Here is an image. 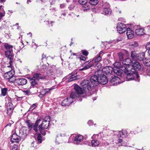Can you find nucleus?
<instances>
[{
	"label": "nucleus",
	"mask_w": 150,
	"mask_h": 150,
	"mask_svg": "<svg viewBox=\"0 0 150 150\" xmlns=\"http://www.w3.org/2000/svg\"><path fill=\"white\" fill-rule=\"evenodd\" d=\"M141 68V65L139 62L136 60L134 62L132 61V67L127 69V78L129 79H133L132 77L129 78L130 76H131L132 75L134 77H136V79H137L138 81H139V76L137 74V70H140Z\"/></svg>",
	"instance_id": "obj_1"
},
{
	"label": "nucleus",
	"mask_w": 150,
	"mask_h": 150,
	"mask_svg": "<svg viewBox=\"0 0 150 150\" xmlns=\"http://www.w3.org/2000/svg\"><path fill=\"white\" fill-rule=\"evenodd\" d=\"M4 46L5 49L4 51L5 55L7 58V59L9 60V66H8V67H11L12 63L13 62V61L14 57V54L13 52V45H9L8 43H5L4 44Z\"/></svg>",
	"instance_id": "obj_2"
},
{
	"label": "nucleus",
	"mask_w": 150,
	"mask_h": 150,
	"mask_svg": "<svg viewBox=\"0 0 150 150\" xmlns=\"http://www.w3.org/2000/svg\"><path fill=\"white\" fill-rule=\"evenodd\" d=\"M127 136V133L126 131H119L116 132L115 134L113 137V142L116 144L121 143V146H125V144L123 143L122 139L120 138L125 137Z\"/></svg>",
	"instance_id": "obj_3"
},
{
	"label": "nucleus",
	"mask_w": 150,
	"mask_h": 150,
	"mask_svg": "<svg viewBox=\"0 0 150 150\" xmlns=\"http://www.w3.org/2000/svg\"><path fill=\"white\" fill-rule=\"evenodd\" d=\"M81 84L82 89L85 93L88 92L93 94L94 92L97 91V88H94L88 80H84L81 83Z\"/></svg>",
	"instance_id": "obj_4"
},
{
	"label": "nucleus",
	"mask_w": 150,
	"mask_h": 150,
	"mask_svg": "<svg viewBox=\"0 0 150 150\" xmlns=\"http://www.w3.org/2000/svg\"><path fill=\"white\" fill-rule=\"evenodd\" d=\"M15 99H12L9 97H7L6 98V100L7 103L6 113L7 116L9 117H11L12 115L15 107L12 103V102Z\"/></svg>",
	"instance_id": "obj_5"
},
{
	"label": "nucleus",
	"mask_w": 150,
	"mask_h": 150,
	"mask_svg": "<svg viewBox=\"0 0 150 150\" xmlns=\"http://www.w3.org/2000/svg\"><path fill=\"white\" fill-rule=\"evenodd\" d=\"M103 53V52L102 51H101L100 52L99 54L97 55L94 59H93L91 60H89L88 61L85 62V64H89L91 62H92L93 64L94 65V67L97 68V69L99 70L102 67L101 64L99 63L101 59V54Z\"/></svg>",
	"instance_id": "obj_6"
},
{
	"label": "nucleus",
	"mask_w": 150,
	"mask_h": 150,
	"mask_svg": "<svg viewBox=\"0 0 150 150\" xmlns=\"http://www.w3.org/2000/svg\"><path fill=\"white\" fill-rule=\"evenodd\" d=\"M114 67L113 72L118 76H121L124 72L127 74V69L123 66L121 65V63L119 62H116L114 64Z\"/></svg>",
	"instance_id": "obj_7"
},
{
	"label": "nucleus",
	"mask_w": 150,
	"mask_h": 150,
	"mask_svg": "<svg viewBox=\"0 0 150 150\" xmlns=\"http://www.w3.org/2000/svg\"><path fill=\"white\" fill-rule=\"evenodd\" d=\"M101 73V71L98 70L95 72L94 75L91 76L90 79L91 83V85L94 88H97V86L99 83V76H98L100 75Z\"/></svg>",
	"instance_id": "obj_8"
},
{
	"label": "nucleus",
	"mask_w": 150,
	"mask_h": 150,
	"mask_svg": "<svg viewBox=\"0 0 150 150\" xmlns=\"http://www.w3.org/2000/svg\"><path fill=\"white\" fill-rule=\"evenodd\" d=\"M130 56L133 60L143 61L145 57V53L144 52L137 53L135 51L131 52Z\"/></svg>",
	"instance_id": "obj_9"
},
{
	"label": "nucleus",
	"mask_w": 150,
	"mask_h": 150,
	"mask_svg": "<svg viewBox=\"0 0 150 150\" xmlns=\"http://www.w3.org/2000/svg\"><path fill=\"white\" fill-rule=\"evenodd\" d=\"M76 93L73 91L70 94V97L64 99L61 103L62 106L69 105L73 102V99L76 98Z\"/></svg>",
	"instance_id": "obj_10"
},
{
	"label": "nucleus",
	"mask_w": 150,
	"mask_h": 150,
	"mask_svg": "<svg viewBox=\"0 0 150 150\" xmlns=\"http://www.w3.org/2000/svg\"><path fill=\"white\" fill-rule=\"evenodd\" d=\"M83 137L81 135H79L75 136L74 135H71L68 142H71L72 141H74L75 144H79L81 142L83 141ZM64 142H67L65 141H64Z\"/></svg>",
	"instance_id": "obj_11"
},
{
	"label": "nucleus",
	"mask_w": 150,
	"mask_h": 150,
	"mask_svg": "<svg viewBox=\"0 0 150 150\" xmlns=\"http://www.w3.org/2000/svg\"><path fill=\"white\" fill-rule=\"evenodd\" d=\"M14 71L11 70L4 74L3 76L5 79L8 80L9 82H14L15 79V78L14 76Z\"/></svg>",
	"instance_id": "obj_12"
},
{
	"label": "nucleus",
	"mask_w": 150,
	"mask_h": 150,
	"mask_svg": "<svg viewBox=\"0 0 150 150\" xmlns=\"http://www.w3.org/2000/svg\"><path fill=\"white\" fill-rule=\"evenodd\" d=\"M82 88H81L77 84H75L74 86V89L76 91L75 92L76 93V98H77V100L80 101L82 100V98L80 97V95L83 93V90H82Z\"/></svg>",
	"instance_id": "obj_13"
},
{
	"label": "nucleus",
	"mask_w": 150,
	"mask_h": 150,
	"mask_svg": "<svg viewBox=\"0 0 150 150\" xmlns=\"http://www.w3.org/2000/svg\"><path fill=\"white\" fill-rule=\"evenodd\" d=\"M66 137L68 139L69 137V136H67L65 133L64 132H61L60 134H57L56 137L55 142L56 144H59L60 143H62L63 141L61 140V137Z\"/></svg>",
	"instance_id": "obj_14"
},
{
	"label": "nucleus",
	"mask_w": 150,
	"mask_h": 150,
	"mask_svg": "<svg viewBox=\"0 0 150 150\" xmlns=\"http://www.w3.org/2000/svg\"><path fill=\"white\" fill-rule=\"evenodd\" d=\"M117 31L120 33H124L127 29L126 25L122 23L117 24Z\"/></svg>",
	"instance_id": "obj_15"
},
{
	"label": "nucleus",
	"mask_w": 150,
	"mask_h": 150,
	"mask_svg": "<svg viewBox=\"0 0 150 150\" xmlns=\"http://www.w3.org/2000/svg\"><path fill=\"white\" fill-rule=\"evenodd\" d=\"M103 6L104 8L102 13L105 15H110L111 14V10L109 8L110 5L107 3H105L103 5Z\"/></svg>",
	"instance_id": "obj_16"
},
{
	"label": "nucleus",
	"mask_w": 150,
	"mask_h": 150,
	"mask_svg": "<svg viewBox=\"0 0 150 150\" xmlns=\"http://www.w3.org/2000/svg\"><path fill=\"white\" fill-rule=\"evenodd\" d=\"M14 82L18 86H23L27 83V81L24 78H18L15 79Z\"/></svg>",
	"instance_id": "obj_17"
},
{
	"label": "nucleus",
	"mask_w": 150,
	"mask_h": 150,
	"mask_svg": "<svg viewBox=\"0 0 150 150\" xmlns=\"http://www.w3.org/2000/svg\"><path fill=\"white\" fill-rule=\"evenodd\" d=\"M99 76V83L103 85L106 84L108 82L106 77L104 75L103 73L101 71L100 75L98 76Z\"/></svg>",
	"instance_id": "obj_18"
},
{
	"label": "nucleus",
	"mask_w": 150,
	"mask_h": 150,
	"mask_svg": "<svg viewBox=\"0 0 150 150\" xmlns=\"http://www.w3.org/2000/svg\"><path fill=\"white\" fill-rule=\"evenodd\" d=\"M21 137L19 134L18 135L15 132L12 135L11 138V141L12 143H18L21 140Z\"/></svg>",
	"instance_id": "obj_19"
},
{
	"label": "nucleus",
	"mask_w": 150,
	"mask_h": 150,
	"mask_svg": "<svg viewBox=\"0 0 150 150\" xmlns=\"http://www.w3.org/2000/svg\"><path fill=\"white\" fill-rule=\"evenodd\" d=\"M110 81L112 83V84L113 85H117L121 82L120 78L114 76L111 77Z\"/></svg>",
	"instance_id": "obj_20"
},
{
	"label": "nucleus",
	"mask_w": 150,
	"mask_h": 150,
	"mask_svg": "<svg viewBox=\"0 0 150 150\" xmlns=\"http://www.w3.org/2000/svg\"><path fill=\"white\" fill-rule=\"evenodd\" d=\"M131 59L129 58H127L124 59L122 62V64L123 65V67H125L126 69H127L130 68L129 64L132 63Z\"/></svg>",
	"instance_id": "obj_21"
},
{
	"label": "nucleus",
	"mask_w": 150,
	"mask_h": 150,
	"mask_svg": "<svg viewBox=\"0 0 150 150\" xmlns=\"http://www.w3.org/2000/svg\"><path fill=\"white\" fill-rule=\"evenodd\" d=\"M28 131L25 127H23L19 130V134L21 137H23L27 136Z\"/></svg>",
	"instance_id": "obj_22"
},
{
	"label": "nucleus",
	"mask_w": 150,
	"mask_h": 150,
	"mask_svg": "<svg viewBox=\"0 0 150 150\" xmlns=\"http://www.w3.org/2000/svg\"><path fill=\"white\" fill-rule=\"evenodd\" d=\"M46 125H45L43 122L38 127L40 133L43 135H45L46 134V131L45 129H47Z\"/></svg>",
	"instance_id": "obj_23"
},
{
	"label": "nucleus",
	"mask_w": 150,
	"mask_h": 150,
	"mask_svg": "<svg viewBox=\"0 0 150 150\" xmlns=\"http://www.w3.org/2000/svg\"><path fill=\"white\" fill-rule=\"evenodd\" d=\"M124 52H120L118 53V56L119 59V60L120 61H122L124 58V53L126 54V55H129V53L128 51L126 50H124Z\"/></svg>",
	"instance_id": "obj_24"
},
{
	"label": "nucleus",
	"mask_w": 150,
	"mask_h": 150,
	"mask_svg": "<svg viewBox=\"0 0 150 150\" xmlns=\"http://www.w3.org/2000/svg\"><path fill=\"white\" fill-rule=\"evenodd\" d=\"M113 70V69L111 67H106L103 68V71L105 74L107 75L111 74L112 72V70Z\"/></svg>",
	"instance_id": "obj_25"
},
{
	"label": "nucleus",
	"mask_w": 150,
	"mask_h": 150,
	"mask_svg": "<svg viewBox=\"0 0 150 150\" xmlns=\"http://www.w3.org/2000/svg\"><path fill=\"white\" fill-rule=\"evenodd\" d=\"M126 34L127 38L129 39H131L134 37V32L130 28H128L127 30Z\"/></svg>",
	"instance_id": "obj_26"
},
{
	"label": "nucleus",
	"mask_w": 150,
	"mask_h": 150,
	"mask_svg": "<svg viewBox=\"0 0 150 150\" xmlns=\"http://www.w3.org/2000/svg\"><path fill=\"white\" fill-rule=\"evenodd\" d=\"M33 78L36 80H39L44 79V77L40 73H35L33 75Z\"/></svg>",
	"instance_id": "obj_27"
},
{
	"label": "nucleus",
	"mask_w": 150,
	"mask_h": 150,
	"mask_svg": "<svg viewBox=\"0 0 150 150\" xmlns=\"http://www.w3.org/2000/svg\"><path fill=\"white\" fill-rule=\"evenodd\" d=\"M135 33L137 35H142L145 34L144 30L143 28H139L135 30Z\"/></svg>",
	"instance_id": "obj_28"
},
{
	"label": "nucleus",
	"mask_w": 150,
	"mask_h": 150,
	"mask_svg": "<svg viewBox=\"0 0 150 150\" xmlns=\"http://www.w3.org/2000/svg\"><path fill=\"white\" fill-rule=\"evenodd\" d=\"M30 79V81L31 84L30 87L38 85L37 80L33 78H28Z\"/></svg>",
	"instance_id": "obj_29"
},
{
	"label": "nucleus",
	"mask_w": 150,
	"mask_h": 150,
	"mask_svg": "<svg viewBox=\"0 0 150 150\" xmlns=\"http://www.w3.org/2000/svg\"><path fill=\"white\" fill-rule=\"evenodd\" d=\"M76 74H70L69 75V77L70 78L68 80V82H70L71 81L76 80L77 79V78L76 77Z\"/></svg>",
	"instance_id": "obj_30"
},
{
	"label": "nucleus",
	"mask_w": 150,
	"mask_h": 150,
	"mask_svg": "<svg viewBox=\"0 0 150 150\" xmlns=\"http://www.w3.org/2000/svg\"><path fill=\"white\" fill-rule=\"evenodd\" d=\"M91 146L93 147L98 146L100 144L99 142L96 139L92 140L91 143Z\"/></svg>",
	"instance_id": "obj_31"
},
{
	"label": "nucleus",
	"mask_w": 150,
	"mask_h": 150,
	"mask_svg": "<svg viewBox=\"0 0 150 150\" xmlns=\"http://www.w3.org/2000/svg\"><path fill=\"white\" fill-rule=\"evenodd\" d=\"M143 61L144 65L146 66H150V58H145Z\"/></svg>",
	"instance_id": "obj_32"
},
{
	"label": "nucleus",
	"mask_w": 150,
	"mask_h": 150,
	"mask_svg": "<svg viewBox=\"0 0 150 150\" xmlns=\"http://www.w3.org/2000/svg\"><path fill=\"white\" fill-rule=\"evenodd\" d=\"M85 64V63L84 64L87 65H86L84 68L80 69V70H84L87 69H88L90 68L91 67H92L93 66H94V64H93V63H91L89 64Z\"/></svg>",
	"instance_id": "obj_33"
},
{
	"label": "nucleus",
	"mask_w": 150,
	"mask_h": 150,
	"mask_svg": "<svg viewBox=\"0 0 150 150\" xmlns=\"http://www.w3.org/2000/svg\"><path fill=\"white\" fill-rule=\"evenodd\" d=\"M83 5L82 9L83 10V11H87L90 9V6L88 3Z\"/></svg>",
	"instance_id": "obj_34"
},
{
	"label": "nucleus",
	"mask_w": 150,
	"mask_h": 150,
	"mask_svg": "<svg viewBox=\"0 0 150 150\" xmlns=\"http://www.w3.org/2000/svg\"><path fill=\"white\" fill-rule=\"evenodd\" d=\"M26 122L27 124V126L28 127V128L30 130H31L33 128V124L30 122V121L29 120H28L26 121Z\"/></svg>",
	"instance_id": "obj_35"
},
{
	"label": "nucleus",
	"mask_w": 150,
	"mask_h": 150,
	"mask_svg": "<svg viewBox=\"0 0 150 150\" xmlns=\"http://www.w3.org/2000/svg\"><path fill=\"white\" fill-rule=\"evenodd\" d=\"M7 90L8 89L6 88H2L1 90V95L0 94V96H1V95H2L3 96H6L7 93Z\"/></svg>",
	"instance_id": "obj_36"
},
{
	"label": "nucleus",
	"mask_w": 150,
	"mask_h": 150,
	"mask_svg": "<svg viewBox=\"0 0 150 150\" xmlns=\"http://www.w3.org/2000/svg\"><path fill=\"white\" fill-rule=\"evenodd\" d=\"M5 12L4 9L3 8L2 10L1 9L0 11V20L5 16Z\"/></svg>",
	"instance_id": "obj_37"
},
{
	"label": "nucleus",
	"mask_w": 150,
	"mask_h": 150,
	"mask_svg": "<svg viewBox=\"0 0 150 150\" xmlns=\"http://www.w3.org/2000/svg\"><path fill=\"white\" fill-rule=\"evenodd\" d=\"M42 136L40 134H38L37 140V142L39 144L42 143Z\"/></svg>",
	"instance_id": "obj_38"
},
{
	"label": "nucleus",
	"mask_w": 150,
	"mask_h": 150,
	"mask_svg": "<svg viewBox=\"0 0 150 150\" xmlns=\"http://www.w3.org/2000/svg\"><path fill=\"white\" fill-rule=\"evenodd\" d=\"M38 106L36 103L33 104L30 107L28 111H31L34 110Z\"/></svg>",
	"instance_id": "obj_39"
},
{
	"label": "nucleus",
	"mask_w": 150,
	"mask_h": 150,
	"mask_svg": "<svg viewBox=\"0 0 150 150\" xmlns=\"http://www.w3.org/2000/svg\"><path fill=\"white\" fill-rule=\"evenodd\" d=\"M146 49L148 50V52L149 55H150V42L147 43L146 46Z\"/></svg>",
	"instance_id": "obj_40"
},
{
	"label": "nucleus",
	"mask_w": 150,
	"mask_h": 150,
	"mask_svg": "<svg viewBox=\"0 0 150 150\" xmlns=\"http://www.w3.org/2000/svg\"><path fill=\"white\" fill-rule=\"evenodd\" d=\"M79 3L81 5H83L87 3V0H79Z\"/></svg>",
	"instance_id": "obj_41"
},
{
	"label": "nucleus",
	"mask_w": 150,
	"mask_h": 150,
	"mask_svg": "<svg viewBox=\"0 0 150 150\" xmlns=\"http://www.w3.org/2000/svg\"><path fill=\"white\" fill-rule=\"evenodd\" d=\"M104 134L102 133H100L98 134V138H103Z\"/></svg>",
	"instance_id": "obj_42"
},
{
	"label": "nucleus",
	"mask_w": 150,
	"mask_h": 150,
	"mask_svg": "<svg viewBox=\"0 0 150 150\" xmlns=\"http://www.w3.org/2000/svg\"><path fill=\"white\" fill-rule=\"evenodd\" d=\"M47 58H46V56L45 55L43 54L42 55V62H43L44 61H46Z\"/></svg>",
	"instance_id": "obj_43"
},
{
	"label": "nucleus",
	"mask_w": 150,
	"mask_h": 150,
	"mask_svg": "<svg viewBox=\"0 0 150 150\" xmlns=\"http://www.w3.org/2000/svg\"><path fill=\"white\" fill-rule=\"evenodd\" d=\"M38 126L35 125L33 126V129L36 132H37L38 131Z\"/></svg>",
	"instance_id": "obj_44"
},
{
	"label": "nucleus",
	"mask_w": 150,
	"mask_h": 150,
	"mask_svg": "<svg viewBox=\"0 0 150 150\" xmlns=\"http://www.w3.org/2000/svg\"><path fill=\"white\" fill-rule=\"evenodd\" d=\"M83 54L87 56L88 54V52L86 50H83L82 51Z\"/></svg>",
	"instance_id": "obj_45"
},
{
	"label": "nucleus",
	"mask_w": 150,
	"mask_h": 150,
	"mask_svg": "<svg viewBox=\"0 0 150 150\" xmlns=\"http://www.w3.org/2000/svg\"><path fill=\"white\" fill-rule=\"evenodd\" d=\"M18 149V145L16 144L13 145L12 150H17Z\"/></svg>",
	"instance_id": "obj_46"
},
{
	"label": "nucleus",
	"mask_w": 150,
	"mask_h": 150,
	"mask_svg": "<svg viewBox=\"0 0 150 150\" xmlns=\"http://www.w3.org/2000/svg\"><path fill=\"white\" fill-rule=\"evenodd\" d=\"M138 43L136 42H134L133 43L131 44L132 46H133L134 47H137L138 46Z\"/></svg>",
	"instance_id": "obj_47"
},
{
	"label": "nucleus",
	"mask_w": 150,
	"mask_h": 150,
	"mask_svg": "<svg viewBox=\"0 0 150 150\" xmlns=\"http://www.w3.org/2000/svg\"><path fill=\"white\" fill-rule=\"evenodd\" d=\"M40 121H41V120L40 119H38V120H37L36 121L35 125L38 126V124L40 123Z\"/></svg>",
	"instance_id": "obj_48"
},
{
	"label": "nucleus",
	"mask_w": 150,
	"mask_h": 150,
	"mask_svg": "<svg viewBox=\"0 0 150 150\" xmlns=\"http://www.w3.org/2000/svg\"><path fill=\"white\" fill-rule=\"evenodd\" d=\"M68 8L70 10H71L74 8V6L73 5L71 4L69 6Z\"/></svg>",
	"instance_id": "obj_49"
},
{
	"label": "nucleus",
	"mask_w": 150,
	"mask_h": 150,
	"mask_svg": "<svg viewBox=\"0 0 150 150\" xmlns=\"http://www.w3.org/2000/svg\"><path fill=\"white\" fill-rule=\"evenodd\" d=\"M88 124L89 125H91L93 124V122L92 120H90L88 121Z\"/></svg>",
	"instance_id": "obj_50"
},
{
	"label": "nucleus",
	"mask_w": 150,
	"mask_h": 150,
	"mask_svg": "<svg viewBox=\"0 0 150 150\" xmlns=\"http://www.w3.org/2000/svg\"><path fill=\"white\" fill-rule=\"evenodd\" d=\"M80 60H83V61H85L86 60V58L85 57L83 56H81L80 57Z\"/></svg>",
	"instance_id": "obj_51"
},
{
	"label": "nucleus",
	"mask_w": 150,
	"mask_h": 150,
	"mask_svg": "<svg viewBox=\"0 0 150 150\" xmlns=\"http://www.w3.org/2000/svg\"><path fill=\"white\" fill-rule=\"evenodd\" d=\"M66 5L65 4H62L60 6V8H63L65 7Z\"/></svg>",
	"instance_id": "obj_52"
},
{
	"label": "nucleus",
	"mask_w": 150,
	"mask_h": 150,
	"mask_svg": "<svg viewBox=\"0 0 150 150\" xmlns=\"http://www.w3.org/2000/svg\"><path fill=\"white\" fill-rule=\"evenodd\" d=\"M96 138H98V134H94L92 137V139H94Z\"/></svg>",
	"instance_id": "obj_53"
},
{
	"label": "nucleus",
	"mask_w": 150,
	"mask_h": 150,
	"mask_svg": "<svg viewBox=\"0 0 150 150\" xmlns=\"http://www.w3.org/2000/svg\"><path fill=\"white\" fill-rule=\"evenodd\" d=\"M54 88V87H52V88H47V93L51 90H52Z\"/></svg>",
	"instance_id": "obj_54"
},
{
	"label": "nucleus",
	"mask_w": 150,
	"mask_h": 150,
	"mask_svg": "<svg viewBox=\"0 0 150 150\" xmlns=\"http://www.w3.org/2000/svg\"><path fill=\"white\" fill-rule=\"evenodd\" d=\"M44 91H45V93H44L43 91H42L41 92V94L43 95H45V94H46V93H47V91L45 90H44Z\"/></svg>",
	"instance_id": "obj_55"
},
{
	"label": "nucleus",
	"mask_w": 150,
	"mask_h": 150,
	"mask_svg": "<svg viewBox=\"0 0 150 150\" xmlns=\"http://www.w3.org/2000/svg\"><path fill=\"white\" fill-rule=\"evenodd\" d=\"M50 73L51 74H50V75H48V77L49 78H50L51 79L52 78H53V76H51V75H52V76H53V73L52 72H50Z\"/></svg>",
	"instance_id": "obj_56"
},
{
	"label": "nucleus",
	"mask_w": 150,
	"mask_h": 150,
	"mask_svg": "<svg viewBox=\"0 0 150 150\" xmlns=\"http://www.w3.org/2000/svg\"><path fill=\"white\" fill-rule=\"evenodd\" d=\"M147 71V75L150 76V69H148Z\"/></svg>",
	"instance_id": "obj_57"
},
{
	"label": "nucleus",
	"mask_w": 150,
	"mask_h": 150,
	"mask_svg": "<svg viewBox=\"0 0 150 150\" xmlns=\"http://www.w3.org/2000/svg\"><path fill=\"white\" fill-rule=\"evenodd\" d=\"M46 65H44L42 66V69H45L46 68Z\"/></svg>",
	"instance_id": "obj_58"
},
{
	"label": "nucleus",
	"mask_w": 150,
	"mask_h": 150,
	"mask_svg": "<svg viewBox=\"0 0 150 150\" xmlns=\"http://www.w3.org/2000/svg\"><path fill=\"white\" fill-rule=\"evenodd\" d=\"M50 116H47V121H48V122H49V124H50Z\"/></svg>",
	"instance_id": "obj_59"
},
{
	"label": "nucleus",
	"mask_w": 150,
	"mask_h": 150,
	"mask_svg": "<svg viewBox=\"0 0 150 150\" xmlns=\"http://www.w3.org/2000/svg\"><path fill=\"white\" fill-rule=\"evenodd\" d=\"M7 126H9L11 127V124L10 123H8L6 125V127Z\"/></svg>",
	"instance_id": "obj_60"
},
{
	"label": "nucleus",
	"mask_w": 150,
	"mask_h": 150,
	"mask_svg": "<svg viewBox=\"0 0 150 150\" xmlns=\"http://www.w3.org/2000/svg\"><path fill=\"white\" fill-rule=\"evenodd\" d=\"M31 2L30 0H27V4H29L30 2Z\"/></svg>",
	"instance_id": "obj_61"
},
{
	"label": "nucleus",
	"mask_w": 150,
	"mask_h": 150,
	"mask_svg": "<svg viewBox=\"0 0 150 150\" xmlns=\"http://www.w3.org/2000/svg\"><path fill=\"white\" fill-rule=\"evenodd\" d=\"M6 0H0L1 2H2L5 1Z\"/></svg>",
	"instance_id": "obj_62"
},
{
	"label": "nucleus",
	"mask_w": 150,
	"mask_h": 150,
	"mask_svg": "<svg viewBox=\"0 0 150 150\" xmlns=\"http://www.w3.org/2000/svg\"><path fill=\"white\" fill-rule=\"evenodd\" d=\"M96 97H94V98H93V100H96Z\"/></svg>",
	"instance_id": "obj_63"
},
{
	"label": "nucleus",
	"mask_w": 150,
	"mask_h": 150,
	"mask_svg": "<svg viewBox=\"0 0 150 150\" xmlns=\"http://www.w3.org/2000/svg\"><path fill=\"white\" fill-rule=\"evenodd\" d=\"M62 14L63 15V16H64L66 14L65 13H63Z\"/></svg>",
	"instance_id": "obj_64"
}]
</instances>
